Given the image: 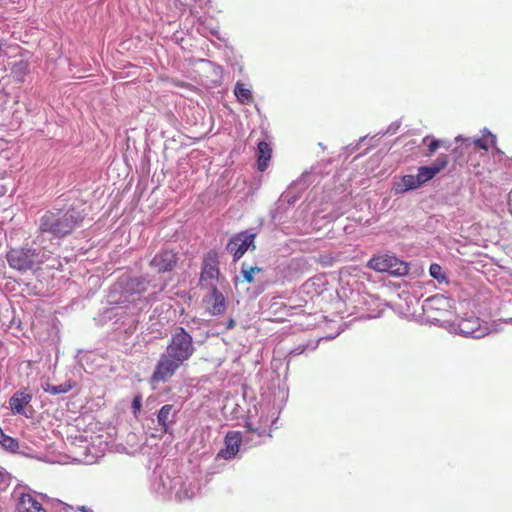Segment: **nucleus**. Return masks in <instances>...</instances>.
Segmentation results:
<instances>
[{"mask_svg":"<svg viewBox=\"0 0 512 512\" xmlns=\"http://www.w3.org/2000/svg\"><path fill=\"white\" fill-rule=\"evenodd\" d=\"M193 338L183 327L177 326L157 361L151 375L152 383H165L170 380L178 369L195 353Z\"/></svg>","mask_w":512,"mask_h":512,"instance_id":"nucleus-1","label":"nucleus"},{"mask_svg":"<svg viewBox=\"0 0 512 512\" xmlns=\"http://www.w3.org/2000/svg\"><path fill=\"white\" fill-rule=\"evenodd\" d=\"M84 220L82 212L74 207L68 209L53 208L46 210L38 219L39 235H49L62 239L73 233Z\"/></svg>","mask_w":512,"mask_h":512,"instance_id":"nucleus-2","label":"nucleus"},{"mask_svg":"<svg viewBox=\"0 0 512 512\" xmlns=\"http://www.w3.org/2000/svg\"><path fill=\"white\" fill-rule=\"evenodd\" d=\"M367 267L381 273H389L392 276H405L409 272V266L406 262L389 254H382L372 257Z\"/></svg>","mask_w":512,"mask_h":512,"instance_id":"nucleus-3","label":"nucleus"},{"mask_svg":"<svg viewBox=\"0 0 512 512\" xmlns=\"http://www.w3.org/2000/svg\"><path fill=\"white\" fill-rule=\"evenodd\" d=\"M256 233L250 230H244L234 234L226 245V250L233 256L234 261H238L249 250H255Z\"/></svg>","mask_w":512,"mask_h":512,"instance_id":"nucleus-4","label":"nucleus"},{"mask_svg":"<svg viewBox=\"0 0 512 512\" xmlns=\"http://www.w3.org/2000/svg\"><path fill=\"white\" fill-rule=\"evenodd\" d=\"M219 276L218 254L216 251L211 250L203 259L199 284L202 288H212V286H216Z\"/></svg>","mask_w":512,"mask_h":512,"instance_id":"nucleus-5","label":"nucleus"},{"mask_svg":"<svg viewBox=\"0 0 512 512\" xmlns=\"http://www.w3.org/2000/svg\"><path fill=\"white\" fill-rule=\"evenodd\" d=\"M37 257L34 249L30 248H12L6 255L9 266L19 271L31 269Z\"/></svg>","mask_w":512,"mask_h":512,"instance_id":"nucleus-6","label":"nucleus"},{"mask_svg":"<svg viewBox=\"0 0 512 512\" xmlns=\"http://www.w3.org/2000/svg\"><path fill=\"white\" fill-rule=\"evenodd\" d=\"M448 163L449 156L447 154H440L430 165L419 167L417 175L421 185L432 180L436 175L446 169Z\"/></svg>","mask_w":512,"mask_h":512,"instance_id":"nucleus-7","label":"nucleus"},{"mask_svg":"<svg viewBox=\"0 0 512 512\" xmlns=\"http://www.w3.org/2000/svg\"><path fill=\"white\" fill-rule=\"evenodd\" d=\"M177 254L168 249L159 251L150 261V266L158 273H165L172 271L177 265Z\"/></svg>","mask_w":512,"mask_h":512,"instance_id":"nucleus-8","label":"nucleus"},{"mask_svg":"<svg viewBox=\"0 0 512 512\" xmlns=\"http://www.w3.org/2000/svg\"><path fill=\"white\" fill-rule=\"evenodd\" d=\"M209 290L210 293L203 298L207 311L213 316L224 314L226 311L224 295L218 290L217 286H212Z\"/></svg>","mask_w":512,"mask_h":512,"instance_id":"nucleus-9","label":"nucleus"},{"mask_svg":"<svg viewBox=\"0 0 512 512\" xmlns=\"http://www.w3.org/2000/svg\"><path fill=\"white\" fill-rule=\"evenodd\" d=\"M241 442L242 435L239 431H229L224 439L225 447L218 452L217 458L225 460L234 458L239 451Z\"/></svg>","mask_w":512,"mask_h":512,"instance_id":"nucleus-10","label":"nucleus"},{"mask_svg":"<svg viewBox=\"0 0 512 512\" xmlns=\"http://www.w3.org/2000/svg\"><path fill=\"white\" fill-rule=\"evenodd\" d=\"M16 512H46L41 501L30 493H22L17 501Z\"/></svg>","mask_w":512,"mask_h":512,"instance_id":"nucleus-11","label":"nucleus"},{"mask_svg":"<svg viewBox=\"0 0 512 512\" xmlns=\"http://www.w3.org/2000/svg\"><path fill=\"white\" fill-rule=\"evenodd\" d=\"M149 280L144 276L127 278L123 283V290L129 295H141L149 287Z\"/></svg>","mask_w":512,"mask_h":512,"instance_id":"nucleus-12","label":"nucleus"},{"mask_svg":"<svg viewBox=\"0 0 512 512\" xmlns=\"http://www.w3.org/2000/svg\"><path fill=\"white\" fill-rule=\"evenodd\" d=\"M458 329L462 335L472 338H481L485 335L484 330L480 327L478 318L462 319L458 324Z\"/></svg>","mask_w":512,"mask_h":512,"instance_id":"nucleus-13","label":"nucleus"},{"mask_svg":"<svg viewBox=\"0 0 512 512\" xmlns=\"http://www.w3.org/2000/svg\"><path fill=\"white\" fill-rule=\"evenodd\" d=\"M32 400V394L26 389L15 392L9 400V405L14 414H23L24 408Z\"/></svg>","mask_w":512,"mask_h":512,"instance_id":"nucleus-14","label":"nucleus"},{"mask_svg":"<svg viewBox=\"0 0 512 512\" xmlns=\"http://www.w3.org/2000/svg\"><path fill=\"white\" fill-rule=\"evenodd\" d=\"M421 182L418 179V175H404L401 177L400 181L395 182L393 185V190L396 194H402L409 190H415L421 187Z\"/></svg>","mask_w":512,"mask_h":512,"instance_id":"nucleus-15","label":"nucleus"},{"mask_svg":"<svg viewBox=\"0 0 512 512\" xmlns=\"http://www.w3.org/2000/svg\"><path fill=\"white\" fill-rule=\"evenodd\" d=\"M271 155L272 149L270 145L265 141H260L257 147V165L259 171L263 172L267 169Z\"/></svg>","mask_w":512,"mask_h":512,"instance_id":"nucleus-16","label":"nucleus"},{"mask_svg":"<svg viewBox=\"0 0 512 512\" xmlns=\"http://www.w3.org/2000/svg\"><path fill=\"white\" fill-rule=\"evenodd\" d=\"M175 414L176 411L172 404H166L160 408L157 415V422L164 432H167L169 424L173 422L172 418Z\"/></svg>","mask_w":512,"mask_h":512,"instance_id":"nucleus-17","label":"nucleus"},{"mask_svg":"<svg viewBox=\"0 0 512 512\" xmlns=\"http://www.w3.org/2000/svg\"><path fill=\"white\" fill-rule=\"evenodd\" d=\"M422 143L427 146V152L425 153V156L431 157L433 156L437 150L441 147L448 148L447 142L442 139H436L432 135H426L422 139Z\"/></svg>","mask_w":512,"mask_h":512,"instance_id":"nucleus-18","label":"nucleus"},{"mask_svg":"<svg viewBox=\"0 0 512 512\" xmlns=\"http://www.w3.org/2000/svg\"><path fill=\"white\" fill-rule=\"evenodd\" d=\"M234 93L238 101L242 104L248 105L253 102V95L250 89L246 88L244 84L237 83L234 89Z\"/></svg>","mask_w":512,"mask_h":512,"instance_id":"nucleus-19","label":"nucleus"},{"mask_svg":"<svg viewBox=\"0 0 512 512\" xmlns=\"http://www.w3.org/2000/svg\"><path fill=\"white\" fill-rule=\"evenodd\" d=\"M42 388L45 392H47L49 394L57 395V394H64V393L69 392L73 388V385L71 384L70 381H68L64 384H61V385H52L47 382L42 385Z\"/></svg>","mask_w":512,"mask_h":512,"instance_id":"nucleus-20","label":"nucleus"},{"mask_svg":"<svg viewBox=\"0 0 512 512\" xmlns=\"http://www.w3.org/2000/svg\"><path fill=\"white\" fill-rule=\"evenodd\" d=\"M261 272H263V269L261 267H253L247 265L246 263H242L240 274L243 277V281L247 283H252L254 281V274Z\"/></svg>","mask_w":512,"mask_h":512,"instance_id":"nucleus-21","label":"nucleus"},{"mask_svg":"<svg viewBox=\"0 0 512 512\" xmlns=\"http://www.w3.org/2000/svg\"><path fill=\"white\" fill-rule=\"evenodd\" d=\"M429 273L431 277L436 279L439 283L448 282V279L445 273L443 272L442 267L437 263H433L430 265Z\"/></svg>","mask_w":512,"mask_h":512,"instance_id":"nucleus-22","label":"nucleus"},{"mask_svg":"<svg viewBox=\"0 0 512 512\" xmlns=\"http://www.w3.org/2000/svg\"><path fill=\"white\" fill-rule=\"evenodd\" d=\"M141 403H142V397H141V395L138 394L133 398V401L131 404V408H132L133 414L135 416L138 415L141 411V406H142Z\"/></svg>","mask_w":512,"mask_h":512,"instance_id":"nucleus-23","label":"nucleus"},{"mask_svg":"<svg viewBox=\"0 0 512 512\" xmlns=\"http://www.w3.org/2000/svg\"><path fill=\"white\" fill-rule=\"evenodd\" d=\"M472 143H473V144H474V146H475L476 148H478V149H482V150H485V151H487V150H488V146H487V144H486V143H485V141H484V140H482V139H474V140L472 141Z\"/></svg>","mask_w":512,"mask_h":512,"instance_id":"nucleus-24","label":"nucleus"},{"mask_svg":"<svg viewBox=\"0 0 512 512\" xmlns=\"http://www.w3.org/2000/svg\"><path fill=\"white\" fill-rule=\"evenodd\" d=\"M170 82L172 85H174L176 87H181V88L188 87L187 83L177 80V79H171Z\"/></svg>","mask_w":512,"mask_h":512,"instance_id":"nucleus-25","label":"nucleus"},{"mask_svg":"<svg viewBox=\"0 0 512 512\" xmlns=\"http://www.w3.org/2000/svg\"><path fill=\"white\" fill-rule=\"evenodd\" d=\"M245 427L248 430V432H251V433H256L257 432V429L254 428L251 423L247 422Z\"/></svg>","mask_w":512,"mask_h":512,"instance_id":"nucleus-26","label":"nucleus"},{"mask_svg":"<svg viewBox=\"0 0 512 512\" xmlns=\"http://www.w3.org/2000/svg\"><path fill=\"white\" fill-rule=\"evenodd\" d=\"M6 478L2 470H0V488L5 485Z\"/></svg>","mask_w":512,"mask_h":512,"instance_id":"nucleus-27","label":"nucleus"},{"mask_svg":"<svg viewBox=\"0 0 512 512\" xmlns=\"http://www.w3.org/2000/svg\"><path fill=\"white\" fill-rule=\"evenodd\" d=\"M508 206H509V211L512 214V191L508 194Z\"/></svg>","mask_w":512,"mask_h":512,"instance_id":"nucleus-28","label":"nucleus"}]
</instances>
